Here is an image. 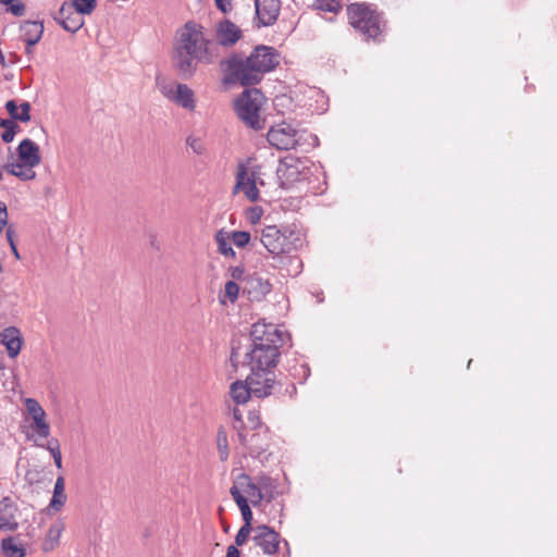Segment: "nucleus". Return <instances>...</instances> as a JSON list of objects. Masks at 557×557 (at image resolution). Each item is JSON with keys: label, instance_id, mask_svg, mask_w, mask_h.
I'll return each instance as SVG.
<instances>
[{"label": "nucleus", "instance_id": "f8f14e48", "mask_svg": "<svg viewBox=\"0 0 557 557\" xmlns=\"http://www.w3.org/2000/svg\"><path fill=\"white\" fill-rule=\"evenodd\" d=\"M300 175L301 172L297 159L287 157L280 161L276 169V176L281 187L289 188L294 183L300 180Z\"/></svg>", "mask_w": 557, "mask_h": 557}, {"label": "nucleus", "instance_id": "393cba45", "mask_svg": "<svg viewBox=\"0 0 557 557\" xmlns=\"http://www.w3.org/2000/svg\"><path fill=\"white\" fill-rule=\"evenodd\" d=\"M214 239L218 245V251L221 255H223L224 257H231V258L236 257V252L230 244L231 236H230L228 232H226L224 230L218 231L214 235Z\"/></svg>", "mask_w": 557, "mask_h": 557}, {"label": "nucleus", "instance_id": "c85d7f7f", "mask_svg": "<svg viewBox=\"0 0 557 557\" xmlns=\"http://www.w3.org/2000/svg\"><path fill=\"white\" fill-rule=\"evenodd\" d=\"M1 549L7 557H25V549L16 545L12 537L2 540Z\"/></svg>", "mask_w": 557, "mask_h": 557}, {"label": "nucleus", "instance_id": "cd10ccee", "mask_svg": "<svg viewBox=\"0 0 557 557\" xmlns=\"http://www.w3.org/2000/svg\"><path fill=\"white\" fill-rule=\"evenodd\" d=\"M81 15V13L72 9V11L66 14V20L63 22L61 27L69 33H76L84 26L85 23Z\"/></svg>", "mask_w": 557, "mask_h": 557}, {"label": "nucleus", "instance_id": "f704fd0d", "mask_svg": "<svg viewBox=\"0 0 557 557\" xmlns=\"http://www.w3.org/2000/svg\"><path fill=\"white\" fill-rule=\"evenodd\" d=\"M0 3L8 5L7 11L14 16H23L26 12L25 4L21 0H0Z\"/></svg>", "mask_w": 557, "mask_h": 557}, {"label": "nucleus", "instance_id": "5fc2aeb1", "mask_svg": "<svg viewBox=\"0 0 557 557\" xmlns=\"http://www.w3.org/2000/svg\"><path fill=\"white\" fill-rule=\"evenodd\" d=\"M10 247H11V250L14 253L15 258L20 259V255H18L17 248H16V245H13V246H10Z\"/></svg>", "mask_w": 557, "mask_h": 557}, {"label": "nucleus", "instance_id": "a18cd8bd", "mask_svg": "<svg viewBox=\"0 0 557 557\" xmlns=\"http://www.w3.org/2000/svg\"><path fill=\"white\" fill-rule=\"evenodd\" d=\"M8 224V208L7 205L0 201V233L4 230Z\"/></svg>", "mask_w": 557, "mask_h": 557}, {"label": "nucleus", "instance_id": "ea45409f", "mask_svg": "<svg viewBox=\"0 0 557 557\" xmlns=\"http://www.w3.org/2000/svg\"><path fill=\"white\" fill-rule=\"evenodd\" d=\"M72 9L70 1H64L59 11L53 14V20L61 26L66 20V14L70 13Z\"/></svg>", "mask_w": 557, "mask_h": 557}, {"label": "nucleus", "instance_id": "f3484780", "mask_svg": "<svg viewBox=\"0 0 557 557\" xmlns=\"http://www.w3.org/2000/svg\"><path fill=\"white\" fill-rule=\"evenodd\" d=\"M243 191L248 200L255 202L259 199V190L255 178L249 176L244 165L239 166L236 175V185L234 193Z\"/></svg>", "mask_w": 557, "mask_h": 557}, {"label": "nucleus", "instance_id": "79ce46f5", "mask_svg": "<svg viewBox=\"0 0 557 557\" xmlns=\"http://www.w3.org/2000/svg\"><path fill=\"white\" fill-rule=\"evenodd\" d=\"M187 146L197 154H202L206 150L203 143L201 139L196 138L194 136H189L186 139Z\"/></svg>", "mask_w": 557, "mask_h": 557}, {"label": "nucleus", "instance_id": "473e14b6", "mask_svg": "<svg viewBox=\"0 0 557 557\" xmlns=\"http://www.w3.org/2000/svg\"><path fill=\"white\" fill-rule=\"evenodd\" d=\"M156 85L159 89V91L169 100L173 101L175 91H176V84L169 83L164 78L157 76L156 77Z\"/></svg>", "mask_w": 557, "mask_h": 557}, {"label": "nucleus", "instance_id": "c756f323", "mask_svg": "<svg viewBox=\"0 0 557 557\" xmlns=\"http://www.w3.org/2000/svg\"><path fill=\"white\" fill-rule=\"evenodd\" d=\"M47 414H40L39 417L33 418L32 429L41 438H47L50 435V424L46 420Z\"/></svg>", "mask_w": 557, "mask_h": 557}, {"label": "nucleus", "instance_id": "72a5a7b5", "mask_svg": "<svg viewBox=\"0 0 557 557\" xmlns=\"http://www.w3.org/2000/svg\"><path fill=\"white\" fill-rule=\"evenodd\" d=\"M216 444L221 460H226L228 457L227 435L222 426L218 430L216 433Z\"/></svg>", "mask_w": 557, "mask_h": 557}, {"label": "nucleus", "instance_id": "a19ab883", "mask_svg": "<svg viewBox=\"0 0 557 557\" xmlns=\"http://www.w3.org/2000/svg\"><path fill=\"white\" fill-rule=\"evenodd\" d=\"M253 533V528L252 527H246V525H243L236 536H235V543L237 546H242L246 543L247 539L249 537L250 533Z\"/></svg>", "mask_w": 557, "mask_h": 557}, {"label": "nucleus", "instance_id": "c9c22d12", "mask_svg": "<svg viewBox=\"0 0 557 557\" xmlns=\"http://www.w3.org/2000/svg\"><path fill=\"white\" fill-rule=\"evenodd\" d=\"M24 405L27 413L32 419L35 417H39L40 414H45L46 412L41 405L38 403V400L35 398H26L24 400Z\"/></svg>", "mask_w": 557, "mask_h": 557}, {"label": "nucleus", "instance_id": "39448f33", "mask_svg": "<svg viewBox=\"0 0 557 557\" xmlns=\"http://www.w3.org/2000/svg\"><path fill=\"white\" fill-rule=\"evenodd\" d=\"M265 393H259L256 388L258 386H253L250 381V374L247 376L245 382L236 381L231 385V396L236 404H245L250 396H256L258 398H264L271 395L282 397L289 396L293 397L296 394V386L293 382H282V381H262L260 382Z\"/></svg>", "mask_w": 557, "mask_h": 557}, {"label": "nucleus", "instance_id": "f03ea898", "mask_svg": "<svg viewBox=\"0 0 557 557\" xmlns=\"http://www.w3.org/2000/svg\"><path fill=\"white\" fill-rule=\"evenodd\" d=\"M214 59L213 42L207 37L201 24L188 21L177 29L174 63L184 78L191 77L199 63L210 64Z\"/></svg>", "mask_w": 557, "mask_h": 557}, {"label": "nucleus", "instance_id": "49530a36", "mask_svg": "<svg viewBox=\"0 0 557 557\" xmlns=\"http://www.w3.org/2000/svg\"><path fill=\"white\" fill-rule=\"evenodd\" d=\"M297 374H301L302 379L299 383H302L310 374V369L306 363H301L298 368H295V373H290L292 376L296 377Z\"/></svg>", "mask_w": 557, "mask_h": 557}, {"label": "nucleus", "instance_id": "4c0bfd02", "mask_svg": "<svg viewBox=\"0 0 557 557\" xmlns=\"http://www.w3.org/2000/svg\"><path fill=\"white\" fill-rule=\"evenodd\" d=\"M317 7L321 11L336 13L341 10L342 3L339 0H317Z\"/></svg>", "mask_w": 557, "mask_h": 557}, {"label": "nucleus", "instance_id": "2eb2a0df", "mask_svg": "<svg viewBox=\"0 0 557 557\" xmlns=\"http://www.w3.org/2000/svg\"><path fill=\"white\" fill-rule=\"evenodd\" d=\"M17 513L18 507L12 498L0 499V530L15 531L18 528Z\"/></svg>", "mask_w": 557, "mask_h": 557}, {"label": "nucleus", "instance_id": "603ef678", "mask_svg": "<svg viewBox=\"0 0 557 557\" xmlns=\"http://www.w3.org/2000/svg\"><path fill=\"white\" fill-rule=\"evenodd\" d=\"M226 557H239V550L236 546L231 545L227 547Z\"/></svg>", "mask_w": 557, "mask_h": 557}, {"label": "nucleus", "instance_id": "6e6552de", "mask_svg": "<svg viewBox=\"0 0 557 557\" xmlns=\"http://www.w3.org/2000/svg\"><path fill=\"white\" fill-rule=\"evenodd\" d=\"M305 134V132H300L290 124L283 122L271 126L267 138L269 144L277 150H290L300 145Z\"/></svg>", "mask_w": 557, "mask_h": 557}, {"label": "nucleus", "instance_id": "dca6fc26", "mask_svg": "<svg viewBox=\"0 0 557 557\" xmlns=\"http://www.w3.org/2000/svg\"><path fill=\"white\" fill-rule=\"evenodd\" d=\"M215 36L219 45L232 47L240 39L242 30L230 20H224L216 25Z\"/></svg>", "mask_w": 557, "mask_h": 557}, {"label": "nucleus", "instance_id": "8fccbe9b", "mask_svg": "<svg viewBox=\"0 0 557 557\" xmlns=\"http://www.w3.org/2000/svg\"><path fill=\"white\" fill-rule=\"evenodd\" d=\"M0 126L4 129H9L10 127H18V125L12 119H0Z\"/></svg>", "mask_w": 557, "mask_h": 557}, {"label": "nucleus", "instance_id": "412c9836", "mask_svg": "<svg viewBox=\"0 0 557 557\" xmlns=\"http://www.w3.org/2000/svg\"><path fill=\"white\" fill-rule=\"evenodd\" d=\"M3 169L10 175L16 176L18 180L24 182L32 181L36 177L34 166L26 165L24 162L20 160L4 164Z\"/></svg>", "mask_w": 557, "mask_h": 557}, {"label": "nucleus", "instance_id": "2f4dec72", "mask_svg": "<svg viewBox=\"0 0 557 557\" xmlns=\"http://www.w3.org/2000/svg\"><path fill=\"white\" fill-rule=\"evenodd\" d=\"M40 447L46 448L52 456L54 465L58 469H62V455L60 449V444L57 438H51L48 441L47 445H39Z\"/></svg>", "mask_w": 557, "mask_h": 557}, {"label": "nucleus", "instance_id": "ddd939ff", "mask_svg": "<svg viewBox=\"0 0 557 557\" xmlns=\"http://www.w3.org/2000/svg\"><path fill=\"white\" fill-rule=\"evenodd\" d=\"M256 16L258 26L273 25L281 10L280 0H255Z\"/></svg>", "mask_w": 557, "mask_h": 557}, {"label": "nucleus", "instance_id": "a878e982", "mask_svg": "<svg viewBox=\"0 0 557 557\" xmlns=\"http://www.w3.org/2000/svg\"><path fill=\"white\" fill-rule=\"evenodd\" d=\"M64 478L58 476L54 483L53 495L49 504V507L52 508L54 511H59L65 504L66 496L64 494Z\"/></svg>", "mask_w": 557, "mask_h": 557}, {"label": "nucleus", "instance_id": "9d476101", "mask_svg": "<svg viewBox=\"0 0 557 557\" xmlns=\"http://www.w3.org/2000/svg\"><path fill=\"white\" fill-rule=\"evenodd\" d=\"M237 437L239 444L251 457L258 458L268 449V430L252 431L244 426L238 430Z\"/></svg>", "mask_w": 557, "mask_h": 557}, {"label": "nucleus", "instance_id": "f257e3e1", "mask_svg": "<svg viewBox=\"0 0 557 557\" xmlns=\"http://www.w3.org/2000/svg\"><path fill=\"white\" fill-rule=\"evenodd\" d=\"M251 345L245 355V363L250 369V381L259 393H265L262 381H277L273 372L283 344V333L272 323H255L250 331Z\"/></svg>", "mask_w": 557, "mask_h": 557}, {"label": "nucleus", "instance_id": "6e6d98bb", "mask_svg": "<svg viewBox=\"0 0 557 557\" xmlns=\"http://www.w3.org/2000/svg\"><path fill=\"white\" fill-rule=\"evenodd\" d=\"M234 417L236 420H240V417H239V411L237 409L234 410Z\"/></svg>", "mask_w": 557, "mask_h": 557}, {"label": "nucleus", "instance_id": "5701e85b", "mask_svg": "<svg viewBox=\"0 0 557 557\" xmlns=\"http://www.w3.org/2000/svg\"><path fill=\"white\" fill-rule=\"evenodd\" d=\"M5 109L13 121L28 122L30 120V104L27 101L17 106L15 100H9L5 103Z\"/></svg>", "mask_w": 557, "mask_h": 557}, {"label": "nucleus", "instance_id": "b1692460", "mask_svg": "<svg viewBox=\"0 0 557 557\" xmlns=\"http://www.w3.org/2000/svg\"><path fill=\"white\" fill-rule=\"evenodd\" d=\"M230 494L233 497L234 502L236 503V505L238 506V508L242 512L244 525L251 527L253 515L250 509V505L248 503L247 497L244 495H240L237 492V490L230 491Z\"/></svg>", "mask_w": 557, "mask_h": 557}, {"label": "nucleus", "instance_id": "3c124183", "mask_svg": "<svg viewBox=\"0 0 557 557\" xmlns=\"http://www.w3.org/2000/svg\"><path fill=\"white\" fill-rule=\"evenodd\" d=\"M14 234L15 233H14V230L12 228V226H9L5 232V237H7V240L10 246L15 245Z\"/></svg>", "mask_w": 557, "mask_h": 557}, {"label": "nucleus", "instance_id": "0eeeda50", "mask_svg": "<svg viewBox=\"0 0 557 557\" xmlns=\"http://www.w3.org/2000/svg\"><path fill=\"white\" fill-rule=\"evenodd\" d=\"M264 97L259 89H247L236 99L235 109L239 120L248 127L260 131L265 126V120L260 111Z\"/></svg>", "mask_w": 557, "mask_h": 557}, {"label": "nucleus", "instance_id": "09e8293b", "mask_svg": "<svg viewBox=\"0 0 557 557\" xmlns=\"http://www.w3.org/2000/svg\"><path fill=\"white\" fill-rule=\"evenodd\" d=\"M216 8L223 13H227L231 9V0H214Z\"/></svg>", "mask_w": 557, "mask_h": 557}, {"label": "nucleus", "instance_id": "37998d69", "mask_svg": "<svg viewBox=\"0 0 557 557\" xmlns=\"http://www.w3.org/2000/svg\"><path fill=\"white\" fill-rule=\"evenodd\" d=\"M248 423H249V428H247L248 430H252V431L267 430L265 428H263L259 414H257L253 411H250L248 413Z\"/></svg>", "mask_w": 557, "mask_h": 557}, {"label": "nucleus", "instance_id": "4d7b16f0", "mask_svg": "<svg viewBox=\"0 0 557 557\" xmlns=\"http://www.w3.org/2000/svg\"><path fill=\"white\" fill-rule=\"evenodd\" d=\"M33 47H34V46H28V45H26V53H28V54H29V53H32V48H33Z\"/></svg>", "mask_w": 557, "mask_h": 557}, {"label": "nucleus", "instance_id": "1a4fd4ad", "mask_svg": "<svg viewBox=\"0 0 557 557\" xmlns=\"http://www.w3.org/2000/svg\"><path fill=\"white\" fill-rule=\"evenodd\" d=\"M271 478L262 476L258 483H255L250 475L242 472L234 479L230 491L237 490L240 495L247 497L248 503H250L253 507H258L265 497L263 490L271 485Z\"/></svg>", "mask_w": 557, "mask_h": 557}, {"label": "nucleus", "instance_id": "e433bc0d", "mask_svg": "<svg viewBox=\"0 0 557 557\" xmlns=\"http://www.w3.org/2000/svg\"><path fill=\"white\" fill-rule=\"evenodd\" d=\"M232 242L238 248H244L250 242V234L246 231H235L230 234Z\"/></svg>", "mask_w": 557, "mask_h": 557}, {"label": "nucleus", "instance_id": "4468645a", "mask_svg": "<svg viewBox=\"0 0 557 557\" xmlns=\"http://www.w3.org/2000/svg\"><path fill=\"white\" fill-rule=\"evenodd\" d=\"M272 289V285L268 280H263L261 276L256 274H248L244 278L242 290L247 294L251 300H261Z\"/></svg>", "mask_w": 557, "mask_h": 557}, {"label": "nucleus", "instance_id": "4be33fe9", "mask_svg": "<svg viewBox=\"0 0 557 557\" xmlns=\"http://www.w3.org/2000/svg\"><path fill=\"white\" fill-rule=\"evenodd\" d=\"M173 102L187 110H195L194 91L186 84H176V91Z\"/></svg>", "mask_w": 557, "mask_h": 557}, {"label": "nucleus", "instance_id": "6ab92c4d", "mask_svg": "<svg viewBox=\"0 0 557 557\" xmlns=\"http://www.w3.org/2000/svg\"><path fill=\"white\" fill-rule=\"evenodd\" d=\"M0 339L1 343L5 346L9 357L15 358L20 354L23 339L17 327H5L2 332H0Z\"/></svg>", "mask_w": 557, "mask_h": 557}, {"label": "nucleus", "instance_id": "20e7f679", "mask_svg": "<svg viewBox=\"0 0 557 557\" xmlns=\"http://www.w3.org/2000/svg\"><path fill=\"white\" fill-rule=\"evenodd\" d=\"M349 24L364 40H377L384 29L382 14L375 7L364 2L351 3L347 7Z\"/></svg>", "mask_w": 557, "mask_h": 557}, {"label": "nucleus", "instance_id": "864d4df0", "mask_svg": "<svg viewBox=\"0 0 557 557\" xmlns=\"http://www.w3.org/2000/svg\"><path fill=\"white\" fill-rule=\"evenodd\" d=\"M263 491H264V492H263V494H264V496H265V497H264V499H267V502H271V500H272V498H273L272 493H268L267 488H265V490H263Z\"/></svg>", "mask_w": 557, "mask_h": 557}, {"label": "nucleus", "instance_id": "a211bd4d", "mask_svg": "<svg viewBox=\"0 0 557 557\" xmlns=\"http://www.w3.org/2000/svg\"><path fill=\"white\" fill-rule=\"evenodd\" d=\"M17 158L20 161L24 162L26 165L37 166L40 161V152L39 147L32 139L25 138L23 139L17 149Z\"/></svg>", "mask_w": 557, "mask_h": 557}, {"label": "nucleus", "instance_id": "7c9ffc66", "mask_svg": "<svg viewBox=\"0 0 557 557\" xmlns=\"http://www.w3.org/2000/svg\"><path fill=\"white\" fill-rule=\"evenodd\" d=\"M70 3L82 15H89L97 8V0H72Z\"/></svg>", "mask_w": 557, "mask_h": 557}, {"label": "nucleus", "instance_id": "423d86ee", "mask_svg": "<svg viewBox=\"0 0 557 557\" xmlns=\"http://www.w3.org/2000/svg\"><path fill=\"white\" fill-rule=\"evenodd\" d=\"M260 242L273 256L288 253L302 244L300 233L290 227L278 228L276 225H268L261 231Z\"/></svg>", "mask_w": 557, "mask_h": 557}, {"label": "nucleus", "instance_id": "9b49d317", "mask_svg": "<svg viewBox=\"0 0 557 557\" xmlns=\"http://www.w3.org/2000/svg\"><path fill=\"white\" fill-rule=\"evenodd\" d=\"M252 541L264 554L273 555L278 550L282 539L274 529L261 524L253 528Z\"/></svg>", "mask_w": 557, "mask_h": 557}, {"label": "nucleus", "instance_id": "aec40b11", "mask_svg": "<svg viewBox=\"0 0 557 557\" xmlns=\"http://www.w3.org/2000/svg\"><path fill=\"white\" fill-rule=\"evenodd\" d=\"M20 29L22 40L28 46H35L42 37L44 23L39 21H25Z\"/></svg>", "mask_w": 557, "mask_h": 557}, {"label": "nucleus", "instance_id": "58836bf2", "mask_svg": "<svg viewBox=\"0 0 557 557\" xmlns=\"http://www.w3.org/2000/svg\"><path fill=\"white\" fill-rule=\"evenodd\" d=\"M242 289V284H238L235 281H228L225 284V296L231 300V302H235L238 298L239 290Z\"/></svg>", "mask_w": 557, "mask_h": 557}, {"label": "nucleus", "instance_id": "13d9d810", "mask_svg": "<svg viewBox=\"0 0 557 557\" xmlns=\"http://www.w3.org/2000/svg\"><path fill=\"white\" fill-rule=\"evenodd\" d=\"M235 358H236V354L233 350L232 354H231V361L234 362Z\"/></svg>", "mask_w": 557, "mask_h": 557}, {"label": "nucleus", "instance_id": "7ed1b4c3", "mask_svg": "<svg viewBox=\"0 0 557 557\" xmlns=\"http://www.w3.org/2000/svg\"><path fill=\"white\" fill-rule=\"evenodd\" d=\"M278 65V55L274 48L257 46L249 57L243 59L237 54L221 62L227 79L243 86H252L261 82L265 73Z\"/></svg>", "mask_w": 557, "mask_h": 557}, {"label": "nucleus", "instance_id": "de8ad7c7", "mask_svg": "<svg viewBox=\"0 0 557 557\" xmlns=\"http://www.w3.org/2000/svg\"><path fill=\"white\" fill-rule=\"evenodd\" d=\"M20 127H10L9 129H4V132L1 135V138L4 143H11L15 136L16 131Z\"/></svg>", "mask_w": 557, "mask_h": 557}, {"label": "nucleus", "instance_id": "bb28decb", "mask_svg": "<svg viewBox=\"0 0 557 557\" xmlns=\"http://www.w3.org/2000/svg\"><path fill=\"white\" fill-rule=\"evenodd\" d=\"M63 530L64 524L62 522H55L49 528L46 542L44 543L46 552L52 550L58 546Z\"/></svg>", "mask_w": 557, "mask_h": 557}, {"label": "nucleus", "instance_id": "bf43d9fd", "mask_svg": "<svg viewBox=\"0 0 557 557\" xmlns=\"http://www.w3.org/2000/svg\"><path fill=\"white\" fill-rule=\"evenodd\" d=\"M284 545L286 546V548L288 549V542L287 541H283ZM287 554H289V552L287 550Z\"/></svg>", "mask_w": 557, "mask_h": 557}, {"label": "nucleus", "instance_id": "052dcab7", "mask_svg": "<svg viewBox=\"0 0 557 557\" xmlns=\"http://www.w3.org/2000/svg\"><path fill=\"white\" fill-rule=\"evenodd\" d=\"M3 178V174H2V171L0 170V181H2Z\"/></svg>", "mask_w": 557, "mask_h": 557}, {"label": "nucleus", "instance_id": "c03bdc74", "mask_svg": "<svg viewBox=\"0 0 557 557\" xmlns=\"http://www.w3.org/2000/svg\"><path fill=\"white\" fill-rule=\"evenodd\" d=\"M230 272L233 281H238L239 284L243 285L244 278L247 277L245 269L243 267H232L230 268Z\"/></svg>", "mask_w": 557, "mask_h": 557}]
</instances>
